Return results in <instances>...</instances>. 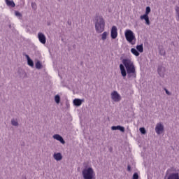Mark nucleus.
<instances>
[{"label": "nucleus", "instance_id": "1", "mask_svg": "<svg viewBox=\"0 0 179 179\" xmlns=\"http://www.w3.org/2000/svg\"><path fill=\"white\" fill-rule=\"evenodd\" d=\"M122 64L126 68L128 78H136V70L134 62L129 59H123Z\"/></svg>", "mask_w": 179, "mask_h": 179}, {"label": "nucleus", "instance_id": "2", "mask_svg": "<svg viewBox=\"0 0 179 179\" xmlns=\"http://www.w3.org/2000/svg\"><path fill=\"white\" fill-rule=\"evenodd\" d=\"M105 26L106 22H104V19L101 17H98L95 22V30L96 33H103Z\"/></svg>", "mask_w": 179, "mask_h": 179}, {"label": "nucleus", "instance_id": "3", "mask_svg": "<svg viewBox=\"0 0 179 179\" xmlns=\"http://www.w3.org/2000/svg\"><path fill=\"white\" fill-rule=\"evenodd\" d=\"M124 36L129 43V44H131V45H135L136 43V38L135 37V34H134V31H132L131 29H127L124 32Z\"/></svg>", "mask_w": 179, "mask_h": 179}, {"label": "nucleus", "instance_id": "4", "mask_svg": "<svg viewBox=\"0 0 179 179\" xmlns=\"http://www.w3.org/2000/svg\"><path fill=\"white\" fill-rule=\"evenodd\" d=\"M82 174L84 179H93L94 176H96L94 171L92 167L85 168L83 169Z\"/></svg>", "mask_w": 179, "mask_h": 179}, {"label": "nucleus", "instance_id": "5", "mask_svg": "<svg viewBox=\"0 0 179 179\" xmlns=\"http://www.w3.org/2000/svg\"><path fill=\"white\" fill-rule=\"evenodd\" d=\"M164 131V125L162 122L157 123L155 127V132L157 135H162Z\"/></svg>", "mask_w": 179, "mask_h": 179}, {"label": "nucleus", "instance_id": "6", "mask_svg": "<svg viewBox=\"0 0 179 179\" xmlns=\"http://www.w3.org/2000/svg\"><path fill=\"white\" fill-rule=\"evenodd\" d=\"M117 27L113 26L110 31V37L113 40H115L116 37H118V32H117Z\"/></svg>", "mask_w": 179, "mask_h": 179}, {"label": "nucleus", "instance_id": "7", "mask_svg": "<svg viewBox=\"0 0 179 179\" xmlns=\"http://www.w3.org/2000/svg\"><path fill=\"white\" fill-rule=\"evenodd\" d=\"M111 99L113 101H120L121 100V95H120L117 91H114L111 93Z\"/></svg>", "mask_w": 179, "mask_h": 179}, {"label": "nucleus", "instance_id": "8", "mask_svg": "<svg viewBox=\"0 0 179 179\" xmlns=\"http://www.w3.org/2000/svg\"><path fill=\"white\" fill-rule=\"evenodd\" d=\"M157 72L161 78H164V73H166V68L163 66H158Z\"/></svg>", "mask_w": 179, "mask_h": 179}, {"label": "nucleus", "instance_id": "9", "mask_svg": "<svg viewBox=\"0 0 179 179\" xmlns=\"http://www.w3.org/2000/svg\"><path fill=\"white\" fill-rule=\"evenodd\" d=\"M38 38L40 43H41V44H45V43L47 42V38H45V35H44V34L41 32H39L38 34Z\"/></svg>", "mask_w": 179, "mask_h": 179}, {"label": "nucleus", "instance_id": "10", "mask_svg": "<svg viewBox=\"0 0 179 179\" xmlns=\"http://www.w3.org/2000/svg\"><path fill=\"white\" fill-rule=\"evenodd\" d=\"M167 179H179V173L177 172H173L169 173L166 176Z\"/></svg>", "mask_w": 179, "mask_h": 179}, {"label": "nucleus", "instance_id": "11", "mask_svg": "<svg viewBox=\"0 0 179 179\" xmlns=\"http://www.w3.org/2000/svg\"><path fill=\"white\" fill-rule=\"evenodd\" d=\"M73 103L76 107H80V106H82V103H85V99H75L73 101Z\"/></svg>", "mask_w": 179, "mask_h": 179}, {"label": "nucleus", "instance_id": "12", "mask_svg": "<svg viewBox=\"0 0 179 179\" xmlns=\"http://www.w3.org/2000/svg\"><path fill=\"white\" fill-rule=\"evenodd\" d=\"M53 139H56V141H59V142L62 143V145H65V141L64 140V138H62V136H61L59 134L53 135Z\"/></svg>", "mask_w": 179, "mask_h": 179}, {"label": "nucleus", "instance_id": "13", "mask_svg": "<svg viewBox=\"0 0 179 179\" xmlns=\"http://www.w3.org/2000/svg\"><path fill=\"white\" fill-rule=\"evenodd\" d=\"M140 18L141 19V20H145L148 26L150 25V21L149 20V15H146L144 14L143 15H141Z\"/></svg>", "mask_w": 179, "mask_h": 179}, {"label": "nucleus", "instance_id": "14", "mask_svg": "<svg viewBox=\"0 0 179 179\" xmlns=\"http://www.w3.org/2000/svg\"><path fill=\"white\" fill-rule=\"evenodd\" d=\"M53 157L55 160H57V162H59L62 159V154H61L60 152L55 153L53 155Z\"/></svg>", "mask_w": 179, "mask_h": 179}, {"label": "nucleus", "instance_id": "15", "mask_svg": "<svg viewBox=\"0 0 179 179\" xmlns=\"http://www.w3.org/2000/svg\"><path fill=\"white\" fill-rule=\"evenodd\" d=\"M6 4L7 5V6H10L11 8H15V6H16V4L15 3V2L13 1V0H5Z\"/></svg>", "mask_w": 179, "mask_h": 179}, {"label": "nucleus", "instance_id": "16", "mask_svg": "<svg viewBox=\"0 0 179 179\" xmlns=\"http://www.w3.org/2000/svg\"><path fill=\"white\" fill-rule=\"evenodd\" d=\"M120 69L122 73V76L125 78V76H127V70H125V67L122 64H120Z\"/></svg>", "mask_w": 179, "mask_h": 179}, {"label": "nucleus", "instance_id": "17", "mask_svg": "<svg viewBox=\"0 0 179 179\" xmlns=\"http://www.w3.org/2000/svg\"><path fill=\"white\" fill-rule=\"evenodd\" d=\"M27 59V64L29 66H34V62H33V60L30 59V57L28 55H25Z\"/></svg>", "mask_w": 179, "mask_h": 179}, {"label": "nucleus", "instance_id": "18", "mask_svg": "<svg viewBox=\"0 0 179 179\" xmlns=\"http://www.w3.org/2000/svg\"><path fill=\"white\" fill-rule=\"evenodd\" d=\"M131 52L133 53L134 55H135L136 57H139V52L138 51L137 49L131 48Z\"/></svg>", "mask_w": 179, "mask_h": 179}, {"label": "nucleus", "instance_id": "19", "mask_svg": "<svg viewBox=\"0 0 179 179\" xmlns=\"http://www.w3.org/2000/svg\"><path fill=\"white\" fill-rule=\"evenodd\" d=\"M136 48L138 52H143V45H138Z\"/></svg>", "mask_w": 179, "mask_h": 179}, {"label": "nucleus", "instance_id": "20", "mask_svg": "<svg viewBox=\"0 0 179 179\" xmlns=\"http://www.w3.org/2000/svg\"><path fill=\"white\" fill-rule=\"evenodd\" d=\"M11 124L13 127H19V122H17V120H16V119L11 120Z\"/></svg>", "mask_w": 179, "mask_h": 179}, {"label": "nucleus", "instance_id": "21", "mask_svg": "<svg viewBox=\"0 0 179 179\" xmlns=\"http://www.w3.org/2000/svg\"><path fill=\"white\" fill-rule=\"evenodd\" d=\"M35 66H36V69H41V68H43V64H41V62L40 61H38L35 64Z\"/></svg>", "mask_w": 179, "mask_h": 179}, {"label": "nucleus", "instance_id": "22", "mask_svg": "<svg viewBox=\"0 0 179 179\" xmlns=\"http://www.w3.org/2000/svg\"><path fill=\"white\" fill-rule=\"evenodd\" d=\"M55 101L57 104H59V103L61 101V96H59V95H58V94L55 95Z\"/></svg>", "mask_w": 179, "mask_h": 179}, {"label": "nucleus", "instance_id": "23", "mask_svg": "<svg viewBox=\"0 0 179 179\" xmlns=\"http://www.w3.org/2000/svg\"><path fill=\"white\" fill-rule=\"evenodd\" d=\"M107 36H108V33L107 31H104L102 34H101V39L104 41L106 40H107Z\"/></svg>", "mask_w": 179, "mask_h": 179}, {"label": "nucleus", "instance_id": "24", "mask_svg": "<svg viewBox=\"0 0 179 179\" xmlns=\"http://www.w3.org/2000/svg\"><path fill=\"white\" fill-rule=\"evenodd\" d=\"M15 15L17 17H18V19H22V17H23V15L19 11H15Z\"/></svg>", "mask_w": 179, "mask_h": 179}, {"label": "nucleus", "instance_id": "25", "mask_svg": "<svg viewBox=\"0 0 179 179\" xmlns=\"http://www.w3.org/2000/svg\"><path fill=\"white\" fill-rule=\"evenodd\" d=\"M118 131H120V132H125V127L118 125Z\"/></svg>", "mask_w": 179, "mask_h": 179}, {"label": "nucleus", "instance_id": "26", "mask_svg": "<svg viewBox=\"0 0 179 179\" xmlns=\"http://www.w3.org/2000/svg\"><path fill=\"white\" fill-rule=\"evenodd\" d=\"M139 131L143 135H145V134H146V129L144 127H141L139 129Z\"/></svg>", "mask_w": 179, "mask_h": 179}, {"label": "nucleus", "instance_id": "27", "mask_svg": "<svg viewBox=\"0 0 179 179\" xmlns=\"http://www.w3.org/2000/svg\"><path fill=\"white\" fill-rule=\"evenodd\" d=\"M149 13H150V7L148 6L145 9V13L144 15H149Z\"/></svg>", "mask_w": 179, "mask_h": 179}, {"label": "nucleus", "instance_id": "28", "mask_svg": "<svg viewBox=\"0 0 179 179\" xmlns=\"http://www.w3.org/2000/svg\"><path fill=\"white\" fill-rule=\"evenodd\" d=\"M139 176L138 175V173H134L133 175V179H138Z\"/></svg>", "mask_w": 179, "mask_h": 179}, {"label": "nucleus", "instance_id": "29", "mask_svg": "<svg viewBox=\"0 0 179 179\" xmlns=\"http://www.w3.org/2000/svg\"><path fill=\"white\" fill-rule=\"evenodd\" d=\"M111 129L112 131H118V126H113Z\"/></svg>", "mask_w": 179, "mask_h": 179}, {"label": "nucleus", "instance_id": "30", "mask_svg": "<svg viewBox=\"0 0 179 179\" xmlns=\"http://www.w3.org/2000/svg\"><path fill=\"white\" fill-rule=\"evenodd\" d=\"M31 8L32 9H37V6L36 5V3H31Z\"/></svg>", "mask_w": 179, "mask_h": 179}, {"label": "nucleus", "instance_id": "31", "mask_svg": "<svg viewBox=\"0 0 179 179\" xmlns=\"http://www.w3.org/2000/svg\"><path fill=\"white\" fill-rule=\"evenodd\" d=\"M165 92H166V94H168V96H170V94H171L170 93V92H169V90H167V89H165Z\"/></svg>", "mask_w": 179, "mask_h": 179}, {"label": "nucleus", "instance_id": "32", "mask_svg": "<svg viewBox=\"0 0 179 179\" xmlns=\"http://www.w3.org/2000/svg\"><path fill=\"white\" fill-rule=\"evenodd\" d=\"M127 170L128 171H131V166L128 165Z\"/></svg>", "mask_w": 179, "mask_h": 179}, {"label": "nucleus", "instance_id": "33", "mask_svg": "<svg viewBox=\"0 0 179 179\" xmlns=\"http://www.w3.org/2000/svg\"><path fill=\"white\" fill-rule=\"evenodd\" d=\"M161 55H166V52H164L163 53H162Z\"/></svg>", "mask_w": 179, "mask_h": 179}, {"label": "nucleus", "instance_id": "34", "mask_svg": "<svg viewBox=\"0 0 179 179\" xmlns=\"http://www.w3.org/2000/svg\"><path fill=\"white\" fill-rule=\"evenodd\" d=\"M59 2H62V0H57Z\"/></svg>", "mask_w": 179, "mask_h": 179}, {"label": "nucleus", "instance_id": "35", "mask_svg": "<svg viewBox=\"0 0 179 179\" xmlns=\"http://www.w3.org/2000/svg\"><path fill=\"white\" fill-rule=\"evenodd\" d=\"M24 74H25V75H26V73H24Z\"/></svg>", "mask_w": 179, "mask_h": 179}, {"label": "nucleus", "instance_id": "36", "mask_svg": "<svg viewBox=\"0 0 179 179\" xmlns=\"http://www.w3.org/2000/svg\"><path fill=\"white\" fill-rule=\"evenodd\" d=\"M24 74H25V75H26V73H24Z\"/></svg>", "mask_w": 179, "mask_h": 179}]
</instances>
